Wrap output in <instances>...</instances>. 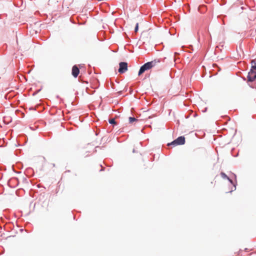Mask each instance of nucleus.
Instances as JSON below:
<instances>
[{"mask_svg": "<svg viewBox=\"0 0 256 256\" xmlns=\"http://www.w3.org/2000/svg\"><path fill=\"white\" fill-rule=\"evenodd\" d=\"M160 62L159 60H154L151 62H148L142 66L138 72V75L140 76L143 74L145 71L151 69L152 68L156 66Z\"/></svg>", "mask_w": 256, "mask_h": 256, "instance_id": "1", "label": "nucleus"}, {"mask_svg": "<svg viewBox=\"0 0 256 256\" xmlns=\"http://www.w3.org/2000/svg\"><path fill=\"white\" fill-rule=\"evenodd\" d=\"M252 66L251 69L256 70V62H255L254 60H252Z\"/></svg>", "mask_w": 256, "mask_h": 256, "instance_id": "8", "label": "nucleus"}, {"mask_svg": "<svg viewBox=\"0 0 256 256\" xmlns=\"http://www.w3.org/2000/svg\"><path fill=\"white\" fill-rule=\"evenodd\" d=\"M138 24L137 23L136 24V27H135V28H134V32H137L138 31Z\"/></svg>", "mask_w": 256, "mask_h": 256, "instance_id": "10", "label": "nucleus"}, {"mask_svg": "<svg viewBox=\"0 0 256 256\" xmlns=\"http://www.w3.org/2000/svg\"><path fill=\"white\" fill-rule=\"evenodd\" d=\"M248 78L250 82L256 80V70L251 69L248 74Z\"/></svg>", "mask_w": 256, "mask_h": 256, "instance_id": "4", "label": "nucleus"}, {"mask_svg": "<svg viewBox=\"0 0 256 256\" xmlns=\"http://www.w3.org/2000/svg\"><path fill=\"white\" fill-rule=\"evenodd\" d=\"M80 73V70L76 66H74L72 68V75L74 77L76 78Z\"/></svg>", "mask_w": 256, "mask_h": 256, "instance_id": "5", "label": "nucleus"}, {"mask_svg": "<svg viewBox=\"0 0 256 256\" xmlns=\"http://www.w3.org/2000/svg\"><path fill=\"white\" fill-rule=\"evenodd\" d=\"M220 174L222 178L228 179L231 184L233 183L232 180H230L224 172H221Z\"/></svg>", "mask_w": 256, "mask_h": 256, "instance_id": "6", "label": "nucleus"}, {"mask_svg": "<svg viewBox=\"0 0 256 256\" xmlns=\"http://www.w3.org/2000/svg\"><path fill=\"white\" fill-rule=\"evenodd\" d=\"M120 68L118 72L120 74H123L128 70V64L126 62H120L119 64Z\"/></svg>", "mask_w": 256, "mask_h": 256, "instance_id": "3", "label": "nucleus"}, {"mask_svg": "<svg viewBox=\"0 0 256 256\" xmlns=\"http://www.w3.org/2000/svg\"><path fill=\"white\" fill-rule=\"evenodd\" d=\"M185 142V138L184 136H180L178 138H177L176 140H174L170 143H169L168 144V146H176L177 145H182L184 144Z\"/></svg>", "mask_w": 256, "mask_h": 256, "instance_id": "2", "label": "nucleus"}, {"mask_svg": "<svg viewBox=\"0 0 256 256\" xmlns=\"http://www.w3.org/2000/svg\"><path fill=\"white\" fill-rule=\"evenodd\" d=\"M136 121H138V120L136 119V118H132V117L129 118V122L130 123H132L133 122H136Z\"/></svg>", "mask_w": 256, "mask_h": 256, "instance_id": "7", "label": "nucleus"}, {"mask_svg": "<svg viewBox=\"0 0 256 256\" xmlns=\"http://www.w3.org/2000/svg\"><path fill=\"white\" fill-rule=\"evenodd\" d=\"M109 122L110 124H116V122L115 121V120L114 118L110 120Z\"/></svg>", "mask_w": 256, "mask_h": 256, "instance_id": "9", "label": "nucleus"}]
</instances>
